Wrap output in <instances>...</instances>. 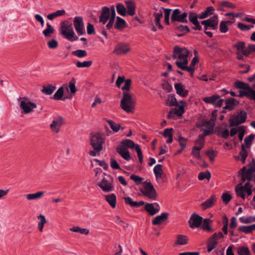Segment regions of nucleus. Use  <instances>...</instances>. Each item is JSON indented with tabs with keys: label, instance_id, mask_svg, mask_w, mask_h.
<instances>
[{
	"label": "nucleus",
	"instance_id": "1",
	"mask_svg": "<svg viewBox=\"0 0 255 255\" xmlns=\"http://www.w3.org/2000/svg\"><path fill=\"white\" fill-rule=\"evenodd\" d=\"M189 51L187 49L184 47H180L178 46H175L174 47L172 58L174 59H177L175 61V64L178 68L180 64L181 66L188 65V57L189 55Z\"/></svg>",
	"mask_w": 255,
	"mask_h": 255
},
{
	"label": "nucleus",
	"instance_id": "2",
	"mask_svg": "<svg viewBox=\"0 0 255 255\" xmlns=\"http://www.w3.org/2000/svg\"><path fill=\"white\" fill-rule=\"evenodd\" d=\"M235 87L244 90L239 91V97H246L250 100L255 99V91L250 86L243 82L237 81L234 84Z\"/></svg>",
	"mask_w": 255,
	"mask_h": 255
},
{
	"label": "nucleus",
	"instance_id": "3",
	"mask_svg": "<svg viewBox=\"0 0 255 255\" xmlns=\"http://www.w3.org/2000/svg\"><path fill=\"white\" fill-rule=\"evenodd\" d=\"M135 102L130 94L124 92L123 97L121 101V108L128 113H133Z\"/></svg>",
	"mask_w": 255,
	"mask_h": 255
},
{
	"label": "nucleus",
	"instance_id": "4",
	"mask_svg": "<svg viewBox=\"0 0 255 255\" xmlns=\"http://www.w3.org/2000/svg\"><path fill=\"white\" fill-rule=\"evenodd\" d=\"M60 33L65 38L70 41H74L78 39L75 35L71 24L67 21H64L60 24Z\"/></svg>",
	"mask_w": 255,
	"mask_h": 255
},
{
	"label": "nucleus",
	"instance_id": "5",
	"mask_svg": "<svg viewBox=\"0 0 255 255\" xmlns=\"http://www.w3.org/2000/svg\"><path fill=\"white\" fill-rule=\"evenodd\" d=\"M247 118V113L242 110L238 112L237 114L233 115L229 119L230 126L233 127L238 126L246 122Z\"/></svg>",
	"mask_w": 255,
	"mask_h": 255
},
{
	"label": "nucleus",
	"instance_id": "6",
	"mask_svg": "<svg viewBox=\"0 0 255 255\" xmlns=\"http://www.w3.org/2000/svg\"><path fill=\"white\" fill-rule=\"evenodd\" d=\"M142 184L143 185V188L140 190L142 194L151 200H155L157 194L156 190L151 183L144 181Z\"/></svg>",
	"mask_w": 255,
	"mask_h": 255
},
{
	"label": "nucleus",
	"instance_id": "7",
	"mask_svg": "<svg viewBox=\"0 0 255 255\" xmlns=\"http://www.w3.org/2000/svg\"><path fill=\"white\" fill-rule=\"evenodd\" d=\"M104 139L99 133L92 135L91 136V145L96 151L99 152L103 149Z\"/></svg>",
	"mask_w": 255,
	"mask_h": 255
},
{
	"label": "nucleus",
	"instance_id": "8",
	"mask_svg": "<svg viewBox=\"0 0 255 255\" xmlns=\"http://www.w3.org/2000/svg\"><path fill=\"white\" fill-rule=\"evenodd\" d=\"M98 185L106 193L113 191L114 189L113 179L110 176H109L108 178H103L99 182Z\"/></svg>",
	"mask_w": 255,
	"mask_h": 255
},
{
	"label": "nucleus",
	"instance_id": "9",
	"mask_svg": "<svg viewBox=\"0 0 255 255\" xmlns=\"http://www.w3.org/2000/svg\"><path fill=\"white\" fill-rule=\"evenodd\" d=\"M218 16L217 15H214L212 17L204 20L201 22V24L204 25V29L207 30L208 29L216 30L218 25Z\"/></svg>",
	"mask_w": 255,
	"mask_h": 255
},
{
	"label": "nucleus",
	"instance_id": "10",
	"mask_svg": "<svg viewBox=\"0 0 255 255\" xmlns=\"http://www.w3.org/2000/svg\"><path fill=\"white\" fill-rule=\"evenodd\" d=\"M188 14L187 12H184L181 13V11L179 9H175L173 10L171 14V20L173 22L178 21L182 23H187V17Z\"/></svg>",
	"mask_w": 255,
	"mask_h": 255
},
{
	"label": "nucleus",
	"instance_id": "11",
	"mask_svg": "<svg viewBox=\"0 0 255 255\" xmlns=\"http://www.w3.org/2000/svg\"><path fill=\"white\" fill-rule=\"evenodd\" d=\"M203 101L207 103L213 105L215 107H220L222 106L224 100L220 98L218 95H213L210 97H204Z\"/></svg>",
	"mask_w": 255,
	"mask_h": 255
},
{
	"label": "nucleus",
	"instance_id": "12",
	"mask_svg": "<svg viewBox=\"0 0 255 255\" xmlns=\"http://www.w3.org/2000/svg\"><path fill=\"white\" fill-rule=\"evenodd\" d=\"M73 24L76 32L79 35L85 33L84 23L82 16H76L73 19Z\"/></svg>",
	"mask_w": 255,
	"mask_h": 255
},
{
	"label": "nucleus",
	"instance_id": "13",
	"mask_svg": "<svg viewBox=\"0 0 255 255\" xmlns=\"http://www.w3.org/2000/svg\"><path fill=\"white\" fill-rule=\"evenodd\" d=\"M203 218L196 213L193 214L188 221L189 227L192 229L198 228L202 222Z\"/></svg>",
	"mask_w": 255,
	"mask_h": 255
},
{
	"label": "nucleus",
	"instance_id": "14",
	"mask_svg": "<svg viewBox=\"0 0 255 255\" xmlns=\"http://www.w3.org/2000/svg\"><path fill=\"white\" fill-rule=\"evenodd\" d=\"M129 50L130 48L128 44L120 43L115 46L113 53L117 55H123L128 53Z\"/></svg>",
	"mask_w": 255,
	"mask_h": 255
},
{
	"label": "nucleus",
	"instance_id": "15",
	"mask_svg": "<svg viewBox=\"0 0 255 255\" xmlns=\"http://www.w3.org/2000/svg\"><path fill=\"white\" fill-rule=\"evenodd\" d=\"M20 108L23 110V113L27 114L33 111L34 109L36 108V105L31 102H26L21 101L20 104Z\"/></svg>",
	"mask_w": 255,
	"mask_h": 255
},
{
	"label": "nucleus",
	"instance_id": "16",
	"mask_svg": "<svg viewBox=\"0 0 255 255\" xmlns=\"http://www.w3.org/2000/svg\"><path fill=\"white\" fill-rule=\"evenodd\" d=\"M160 206L157 203H146L144 206L145 210L150 215L153 216L160 211Z\"/></svg>",
	"mask_w": 255,
	"mask_h": 255
},
{
	"label": "nucleus",
	"instance_id": "17",
	"mask_svg": "<svg viewBox=\"0 0 255 255\" xmlns=\"http://www.w3.org/2000/svg\"><path fill=\"white\" fill-rule=\"evenodd\" d=\"M198 62V58L195 56L192 59L189 66H188L187 65H183L182 66L179 64V66H178V68L182 70L187 71L190 72L191 76L193 77L194 75V72L195 71V66Z\"/></svg>",
	"mask_w": 255,
	"mask_h": 255
},
{
	"label": "nucleus",
	"instance_id": "18",
	"mask_svg": "<svg viewBox=\"0 0 255 255\" xmlns=\"http://www.w3.org/2000/svg\"><path fill=\"white\" fill-rule=\"evenodd\" d=\"M176 107L173 108L172 110H171L168 115L167 118L169 119H174V115H176L179 117H181L182 116L183 114L184 113V109L183 105L177 106H175Z\"/></svg>",
	"mask_w": 255,
	"mask_h": 255
},
{
	"label": "nucleus",
	"instance_id": "19",
	"mask_svg": "<svg viewBox=\"0 0 255 255\" xmlns=\"http://www.w3.org/2000/svg\"><path fill=\"white\" fill-rule=\"evenodd\" d=\"M63 124V119L62 117H60L52 121V123L50 125V127L53 132L57 133L59 131L60 128Z\"/></svg>",
	"mask_w": 255,
	"mask_h": 255
},
{
	"label": "nucleus",
	"instance_id": "20",
	"mask_svg": "<svg viewBox=\"0 0 255 255\" xmlns=\"http://www.w3.org/2000/svg\"><path fill=\"white\" fill-rule=\"evenodd\" d=\"M117 152L125 160L129 161L131 159V156L128 149L123 146L119 145L117 147Z\"/></svg>",
	"mask_w": 255,
	"mask_h": 255
},
{
	"label": "nucleus",
	"instance_id": "21",
	"mask_svg": "<svg viewBox=\"0 0 255 255\" xmlns=\"http://www.w3.org/2000/svg\"><path fill=\"white\" fill-rule=\"evenodd\" d=\"M110 8L107 6H103L102 8L101 15L99 17V21L103 24L106 23L108 19L110 18Z\"/></svg>",
	"mask_w": 255,
	"mask_h": 255
},
{
	"label": "nucleus",
	"instance_id": "22",
	"mask_svg": "<svg viewBox=\"0 0 255 255\" xmlns=\"http://www.w3.org/2000/svg\"><path fill=\"white\" fill-rule=\"evenodd\" d=\"M245 170V167L242 169V170L243 171L242 176V180L243 182H244L246 179H248V180H251L252 179V174L254 172H255V163L254 166H252L244 172V171Z\"/></svg>",
	"mask_w": 255,
	"mask_h": 255
},
{
	"label": "nucleus",
	"instance_id": "23",
	"mask_svg": "<svg viewBox=\"0 0 255 255\" xmlns=\"http://www.w3.org/2000/svg\"><path fill=\"white\" fill-rule=\"evenodd\" d=\"M168 214L167 213H162L161 215L156 216L152 220V224L153 225H157L162 224L168 219Z\"/></svg>",
	"mask_w": 255,
	"mask_h": 255
},
{
	"label": "nucleus",
	"instance_id": "24",
	"mask_svg": "<svg viewBox=\"0 0 255 255\" xmlns=\"http://www.w3.org/2000/svg\"><path fill=\"white\" fill-rule=\"evenodd\" d=\"M125 202L126 204L129 205L131 207L138 208L144 205L145 203L143 201L138 202L133 201L131 198L129 197L124 198Z\"/></svg>",
	"mask_w": 255,
	"mask_h": 255
},
{
	"label": "nucleus",
	"instance_id": "25",
	"mask_svg": "<svg viewBox=\"0 0 255 255\" xmlns=\"http://www.w3.org/2000/svg\"><path fill=\"white\" fill-rule=\"evenodd\" d=\"M217 198L216 196L212 195L209 199L201 204V206L203 210L212 207L215 202L216 201Z\"/></svg>",
	"mask_w": 255,
	"mask_h": 255
},
{
	"label": "nucleus",
	"instance_id": "26",
	"mask_svg": "<svg viewBox=\"0 0 255 255\" xmlns=\"http://www.w3.org/2000/svg\"><path fill=\"white\" fill-rule=\"evenodd\" d=\"M174 87L177 94L182 97H186L187 96L188 91V90L185 89L184 86L181 83L175 84Z\"/></svg>",
	"mask_w": 255,
	"mask_h": 255
},
{
	"label": "nucleus",
	"instance_id": "27",
	"mask_svg": "<svg viewBox=\"0 0 255 255\" xmlns=\"http://www.w3.org/2000/svg\"><path fill=\"white\" fill-rule=\"evenodd\" d=\"M215 11V8L213 6H210L207 7L203 11L199 14V19H204L211 15Z\"/></svg>",
	"mask_w": 255,
	"mask_h": 255
},
{
	"label": "nucleus",
	"instance_id": "28",
	"mask_svg": "<svg viewBox=\"0 0 255 255\" xmlns=\"http://www.w3.org/2000/svg\"><path fill=\"white\" fill-rule=\"evenodd\" d=\"M128 9L127 13L128 15L132 16L135 14V4L132 0H127L125 1Z\"/></svg>",
	"mask_w": 255,
	"mask_h": 255
},
{
	"label": "nucleus",
	"instance_id": "29",
	"mask_svg": "<svg viewBox=\"0 0 255 255\" xmlns=\"http://www.w3.org/2000/svg\"><path fill=\"white\" fill-rule=\"evenodd\" d=\"M56 87L51 84L44 85L41 90V92L46 95H51L53 92L56 90Z\"/></svg>",
	"mask_w": 255,
	"mask_h": 255
},
{
	"label": "nucleus",
	"instance_id": "30",
	"mask_svg": "<svg viewBox=\"0 0 255 255\" xmlns=\"http://www.w3.org/2000/svg\"><path fill=\"white\" fill-rule=\"evenodd\" d=\"M44 193V192L43 191H39L35 193L26 194L25 197L26 199L29 201L38 200L41 198Z\"/></svg>",
	"mask_w": 255,
	"mask_h": 255
},
{
	"label": "nucleus",
	"instance_id": "31",
	"mask_svg": "<svg viewBox=\"0 0 255 255\" xmlns=\"http://www.w3.org/2000/svg\"><path fill=\"white\" fill-rule=\"evenodd\" d=\"M105 200L110 205V206L115 208L116 206V196L112 193L107 195L105 196Z\"/></svg>",
	"mask_w": 255,
	"mask_h": 255
},
{
	"label": "nucleus",
	"instance_id": "32",
	"mask_svg": "<svg viewBox=\"0 0 255 255\" xmlns=\"http://www.w3.org/2000/svg\"><path fill=\"white\" fill-rule=\"evenodd\" d=\"M236 191L238 196L240 197L242 199H245V185L243 186L242 183L239 184L236 188Z\"/></svg>",
	"mask_w": 255,
	"mask_h": 255
},
{
	"label": "nucleus",
	"instance_id": "33",
	"mask_svg": "<svg viewBox=\"0 0 255 255\" xmlns=\"http://www.w3.org/2000/svg\"><path fill=\"white\" fill-rule=\"evenodd\" d=\"M248 155V152L247 150L246 149L245 145L243 144L241 145V150L240 152L239 155L238 156V158L239 159H240V160H241V161L243 163H245Z\"/></svg>",
	"mask_w": 255,
	"mask_h": 255
},
{
	"label": "nucleus",
	"instance_id": "34",
	"mask_svg": "<svg viewBox=\"0 0 255 255\" xmlns=\"http://www.w3.org/2000/svg\"><path fill=\"white\" fill-rule=\"evenodd\" d=\"M153 172L155 174V176L156 179L161 178L163 173L162 165L160 164L155 165L153 168Z\"/></svg>",
	"mask_w": 255,
	"mask_h": 255
},
{
	"label": "nucleus",
	"instance_id": "35",
	"mask_svg": "<svg viewBox=\"0 0 255 255\" xmlns=\"http://www.w3.org/2000/svg\"><path fill=\"white\" fill-rule=\"evenodd\" d=\"M120 145H122L124 147L127 148H130L131 149L134 148L135 149V146L136 144H135L133 141L130 139H125L123 140Z\"/></svg>",
	"mask_w": 255,
	"mask_h": 255
},
{
	"label": "nucleus",
	"instance_id": "36",
	"mask_svg": "<svg viewBox=\"0 0 255 255\" xmlns=\"http://www.w3.org/2000/svg\"><path fill=\"white\" fill-rule=\"evenodd\" d=\"M46 28L42 31V33L45 37L49 38L51 36V34L54 33V29L49 22L46 23Z\"/></svg>",
	"mask_w": 255,
	"mask_h": 255
},
{
	"label": "nucleus",
	"instance_id": "37",
	"mask_svg": "<svg viewBox=\"0 0 255 255\" xmlns=\"http://www.w3.org/2000/svg\"><path fill=\"white\" fill-rule=\"evenodd\" d=\"M64 86H65L68 89L67 87L65 85L60 87L53 95V98L54 100H60L62 99L64 94Z\"/></svg>",
	"mask_w": 255,
	"mask_h": 255
},
{
	"label": "nucleus",
	"instance_id": "38",
	"mask_svg": "<svg viewBox=\"0 0 255 255\" xmlns=\"http://www.w3.org/2000/svg\"><path fill=\"white\" fill-rule=\"evenodd\" d=\"M236 99L234 98H230L227 99L225 102L226 105L223 108L224 109H227L229 111L233 110L234 107L235 105Z\"/></svg>",
	"mask_w": 255,
	"mask_h": 255
},
{
	"label": "nucleus",
	"instance_id": "39",
	"mask_svg": "<svg viewBox=\"0 0 255 255\" xmlns=\"http://www.w3.org/2000/svg\"><path fill=\"white\" fill-rule=\"evenodd\" d=\"M233 47L237 49V52L242 53L243 55H244L245 51H247V48H246L245 43L244 42H238Z\"/></svg>",
	"mask_w": 255,
	"mask_h": 255
},
{
	"label": "nucleus",
	"instance_id": "40",
	"mask_svg": "<svg viewBox=\"0 0 255 255\" xmlns=\"http://www.w3.org/2000/svg\"><path fill=\"white\" fill-rule=\"evenodd\" d=\"M188 239L187 236L182 235H178L176 244L179 245H185L188 244Z\"/></svg>",
	"mask_w": 255,
	"mask_h": 255
},
{
	"label": "nucleus",
	"instance_id": "41",
	"mask_svg": "<svg viewBox=\"0 0 255 255\" xmlns=\"http://www.w3.org/2000/svg\"><path fill=\"white\" fill-rule=\"evenodd\" d=\"M125 20L119 16L117 17V21L115 24V28L117 29H121L125 26Z\"/></svg>",
	"mask_w": 255,
	"mask_h": 255
},
{
	"label": "nucleus",
	"instance_id": "42",
	"mask_svg": "<svg viewBox=\"0 0 255 255\" xmlns=\"http://www.w3.org/2000/svg\"><path fill=\"white\" fill-rule=\"evenodd\" d=\"M218 242L214 240V239L211 237L208 241L207 252L210 253L213 249L216 248Z\"/></svg>",
	"mask_w": 255,
	"mask_h": 255
},
{
	"label": "nucleus",
	"instance_id": "43",
	"mask_svg": "<svg viewBox=\"0 0 255 255\" xmlns=\"http://www.w3.org/2000/svg\"><path fill=\"white\" fill-rule=\"evenodd\" d=\"M230 21H222L220 24V31L221 33H226L228 31V23H231Z\"/></svg>",
	"mask_w": 255,
	"mask_h": 255
},
{
	"label": "nucleus",
	"instance_id": "44",
	"mask_svg": "<svg viewBox=\"0 0 255 255\" xmlns=\"http://www.w3.org/2000/svg\"><path fill=\"white\" fill-rule=\"evenodd\" d=\"M217 111L214 110L212 112L211 117L210 120L208 121L209 124V126H210L212 128L214 127L215 125V122L217 119Z\"/></svg>",
	"mask_w": 255,
	"mask_h": 255
},
{
	"label": "nucleus",
	"instance_id": "45",
	"mask_svg": "<svg viewBox=\"0 0 255 255\" xmlns=\"http://www.w3.org/2000/svg\"><path fill=\"white\" fill-rule=\"evenodd\" d=\"M239 231L246 234H250L254 231L252 225L250 226H242L238 229Z\"/></svg>",
	"mask_w": 255,
	"mask_h": 255
},
{
	"label": "nucleus",
	"instance_id": "46",
	"mask_svg": "<svg viewBox=\"0 0 255 255\" xmlns=\"http://www.w3.org/2000/svg\"><path fill=\"white\" fill-rule=\"evenodd\" d=\"M117 11L118 13L122 16H126L127 14L126 8L122 3H118L116 5Z\"/></svg>",
	"mask_w": 255,
	"mask_h": 255
},
{
	"label": "nucleus",
	"instance_id": "47",
	"mask_svg": "<svg viewBox=\"0 0 255 255\" xmlns=\"http://www.w3.org/2000/svg\"><path fill=\"white\" fill-rule=\"evenodd\" d=\"M106 121L109 123L113 131L117 132L120 130L121 126L119 124H117L110 120H106Z\"/></svg>",
	"mask_w": 255,
	"mask_h": 255
},
{
	"label": "nucleus",
	"instance_id": "48",
	"mask_svg": "<svg viewBox=\"0 0 255 255\" xmlns=\"http://www.w3.org/2000/svg\"><path fill=\"white\" fill-rule=\"evenodd\" d=\"M38 218L40 219V221L38 224V228L40 232H42L44 225L46 223V220L45 216L43 215H40Z\"/></svg>",
	"mask_w": 255,
	"mask_h": 255
},
{
	"label": "nucleus",
	"instance_id": "49",
	"mask_svg": "<svg viewBox=\"0 0 255 255\" xmlns=\"http://www.w3.org/2000/svg\"><path fill=\"white\" fill-rule=\"evenodd\" d=\"M255 137V136L254 134H251L245 137L244 141L246 144V148H250L252 143V141L254 140Z\"/></svg>",
	"mask_w": 255,
	"mask_h": 255
},
{
	"label": "nucleus",
	"instance_id": "50",
	"mask_svg": "<svg viewBox=\"0 0 255 255\" xmlns=\"http://www.w3.org/2000/svg\"><path fill=\"white\" fill-rule=\"evenodd\" d=\"M167 105L170 106H175L178 105L177 100L174 95H169L167 100Z\"/></svg>",
	"mask_w": 255,
	"mask_h": 255
},
{
	"label": "nucleus",
	"instance_id": "51",
	"mask_svg": "<svg viewBox=\"0 0 255 255\" xmlns=\"http://www.w3.org/2000/svg\"><path fill=\"white\" fill-rule=\"evenodd\" d=\"M72 54L79 58H82L87 55V53L85 50L78 49L72 52Z\"/></svg>",
	"mask_w": 255,
	"mask_h": 255
},
{
	"label": "nucleus",
	"instance_id": "52",
	"mask_svg": "<svg viewBox=\"0 0 255 255\" xmlns=\"http://www.w3.org/2000/svg\"><path fill=\"white\" fill-rule=\"evenodd\" d=\"M237 252L239 255H251L250 250L246 247H240Z\"/></svg>",
	"mask_w": 255,
	"mask_h": 255
},
{
	"label": "nucleus",
	"instance_id": "53",
	"mask_svg": "<svg viewBox=\"0 0 255 255\" xmlns=\"http://www.w3.org/2000/svg\"><path fill=\"white\" fill-rule=\"evenodd\" d=\"M211 176L210 172L208 170H207L206 172H200L198 175V179L200 180H203L204 179L209 180L211 178Z\"/></svg>",
	"mask_w": 255,
	"mask_h": 255
},
{
	"label": "nucleus",
	"instance_id": "54",
	"mask_svg": "<svg viewBox=\"0 0 255 255\" xmlns=\"http://www.w3.org/2000/svg\"><path fill=\"white\" fill-rule=\"evenodd\" d=\"M195 143L196 145V146H197V147L201 148L202 149L204 146L205 139L199 135L197 139L195 141Z\"/></svg>",
	"mask_w": 255,
	"mask_h": 255
},
{
	"label": "nucleus",
	"instance_id": "55",
	"mask_svg": "<svg viewBox=\"0 0 255 255\" xmlns=\"http://www.w3.org/2000/svg\"><path fill=\"white\" fill-rule=\"evenodd\" d=\"M201 150V148L197 147V146H194L192 148V154L193 156L198 159L201 158L200 150Z\"/></svg>",
	"mask_w": 255,
	"mask_h": 255
},
{
	"label": "nucleus",
	"instance_id": "56",
	"mask_svg": "<svg viewBox=\"0 0 255 255\" xmlns=\"http://www.w3.org/2000/svg\"><path fill=\"white\" fill-rule=\"evenodd\" d=\"M92 64V61H84V62H80L78 61L76 63V65L78 68H84V67H89Z\"/></svg>",
	"mask_w": 255,
	"mask_h": 255
},
{
	"label": "nucleus",
	"instance_id": "57",
	"mask_svg": "<svg viewBox=\"0 0 255 255\" xmlns=\"http://www.w3.org/2000/svg\"><path fill=\"white\" fill-rule=\"evenodd\" d=\"M211 222V220L209 219H205L203 221L202 225V229L204 230H207L208 232L212 231V229L210 227V224Z\"/></svg>",
	"mask_w": 255,
	"mask_h": 255
},
{
	"label": "nucleus",
	"instance_id": "58",
	"mask_svg": "<svg viewBox=\"0 0 255 255\" xmlns=\"http://www.w3.org/2000/svg\"><path fill=\"white\" fill-rule=\"evenodd\" d=\"M76 80L74 78L71 79L69 82V88L71 94H74L77 91V89L75 87Z\"/></svg>",
	"mask_w": 255,
	"mask_h": 255
},
{
	"label": "nucleus",
	"instance_id": "59",
	"mask_svg": "<svg viewBox=\"0 0 255 255\" xmlns=\"http://www.w3.org/2000/svg\"><path fill=\"white\" fill-rule=\"evenodd\" d=\"M199 14L198 15L194 12H190L189 15V21L191 23H194L195 22L198 21V18H199Z\"/></svg>",
	"mask_w": 255,
	"mask_h": 255
},
{
	"label": "nucleus",
	"instance_id": "60",
	"mask_svg": "<svg viewBox=\"0 0 255 255\" xmlns=\"http://www.w3.org/2000/svg\"><path fill=\"white\" fill-rule=\"evenodd\" d=\"M164 11V21L167 24H169V17L170 12L171 11V9L163 8Z\"/></svg>",
	"mask_w": 255,
	"mask_h": 255
},
{
	"label": "nucleus",
	"instance_id": "61",
	"mask_svg": "<svg viewBox=\"0 0 255 255\" xmlns=\"http://www.w3.org/2000/svg\"><path fill=\"white\" fill-rule=\"evenodd\" d=\"M130 178L133 180L136 185H139L143 180V178L139 177L135 174H132L130 175Z\"/></svg>",
	"mask_w": 255,
	"mask_h": 255
},
{
	"label": "nucleus",
	"instance_id": "62",
	"mask_svg": "<svg viewBox=\"0 0 255 255\" xmlns=\"http://www.w3.org/2000/svg\"><path fill=\"white\" fill-rule=\"evenodd\" d=\"M253 52H255V44H249L247 48V51H245L244 55L248 56Z\"/></svg>",
	"mask_w": 255,
	"mask_h": 255
},
{
	"label": "nucleus",
	"instance_id": "63",
	"mask_svg": "<svg viewBox=\"0 0 255 255\" xmlns=\"http://www.w3.org/2000/svg\"><path fill=\"white\" fill-rule=\"evenodd\" d=\"M137 152V156L139 159L140 163L141 164L143 162V155L142 153V151L140 148V147L138 144H136L135 146V149Z\"/></svg>",
	"mask_w": 255,
	"mask_h": 255
},
{
	"label": "nucleus",
	"instance_id": "64",
	"mask_svg": "<svg viewBox=\"0 0 255 255\" xmlns=\"http://www.w3.org/2000/svg\"><path fill=\"white\" fill-rule=\"evenodd\" d=\"M232 197L229 193H225L222 195V199L224 203L228 204L231 200Z\"/></svg>",
	"mask_w": 255,
	"mask_h": 255
}]
</instances>
